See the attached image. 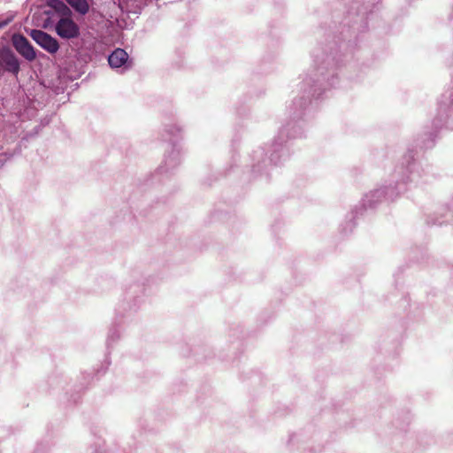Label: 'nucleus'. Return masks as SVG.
<instances>
[{
	"label": "nucleus",
	"instance_id": "obj_1",
	"mask_svg": "<svg viewBox=\"0 0 453 453\" xmlns=\"http://www.w3.org/2000/svg\"><path fill=\"white\" fill-rule=\"evenodd\" d=\"M20 72V61L15 53L7 46L0 47V78L5 73L18 77Z\"/></svg>",
	"mask_w": 453,
	"mask_h": 453
},
{
	"label": "nucleus",
	"instance_id": "obj_2",
	"mask_svg": "<svg viewBox=\"0 0 453 453\" xmlns=\"http://www.w3.org/2000/svg\"><path fill=\"white\" fill-rule=\"evenodd\" d=\"M12 42L17 52L27 61H34L36 58L34 47L24 35L14 34L12 37Z\"/></svg>",
	"mask_w": 453,
	"mask_h": 453
},
{
	"label": "nucleus",
	"instance_id": "obj_3",
	"mask_svg": "<svg viewBox=\"0 0 453 453\" xmlns=\"http://www.w3.org/2000/svg\"><path fill=\"white\" fill-rule=\"evenodd\" d=\"M32 39L49 53H56L59 49L58 41L44 31L33 29L30 33Z\"/></svg>",
	"mask_w": 453,
	"mask_h": 453
},
{
	"label": "nucleus",
	"instance_id": "obj_4",
	"mask_svg": "<svg viewBox=\"0 0 453 453\" xmlns=\"http://www.w3.org/2000/svg\"><path fill=\"white\" fill-rule=\"evenodd\" d=\"M56 32L62 38L72 39L79 35V27L70 16H65L57 23Z\"/></svg>",
	"mask_w": 453,
	"mask_h": 453
},
{
	"label": "nucleus",
	"instance_id": "obj_5",
	"mask_svg": "<svg viewBox=\"0 0 453 453\" xmlns=\"http://www.w3.org/2000/svg\"><path fill=\"white\" fill-rule=\"evenodd\" d=\"M128 59L127 53L122 49H116L108 58L111 67L119 68L124 65Z\"/></svg>",
	"mask_w": 453,
	"mask_h": 453
},
{
	"label": "nucleus",
	"instance_id": "obj_6",
	"mask_svg": "<svg viewBox=\"0 0 453 453\" xmlns=\"http://www.w3.org/2000/svg\"><path fill=\"white\" fill-rule=\"evenodd\" d=\"M47 5L58 12L62 17L71 15V10L61 0H47Z\"/></svg>",
	"mask_w": 453,
	"mask_h": 453
},
{
	"label": "nucleus",
	"instance_id": "obj_7",
	"mask_svg": "<svg viewBox=\"0 0 453 453\" xmlns=\"http://www.w3.org/2000/svg\"><path fill=\"white\" fill-rule=\"evenodd\" d=\"M67 3L80 14L85 15L89 10L87 0H66Z\"/></svg>",
	"mask_w": 453,
	"mask_h": 453
},
{
	"label": "nucleus",
	"instance_id": "obj_8",
	"mask_svg": "<svg viewBox=\"0 0 453 453\" xmlns=\"http://www.w3.org/2000/svg\"><path fill=\"white\" fill-rule=\"evenodd\" d=\"M8 24V21H4V22H2L0 23V28L6 26Z\"/></svg>",
	"mask_w": 453,
	"mask_h": 453
}]
</instances>
